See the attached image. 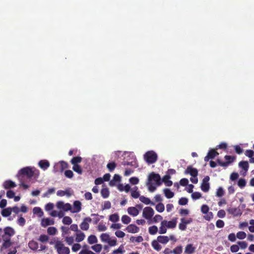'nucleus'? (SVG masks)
<instances>
[{
    "label": "nucleus",
    "instance_id": "obj_1",
    "mask_svg": "<svg viewBox=\"0 0 254 254\" xmlns=\"http://www.w3.org/2000/svg\"><path fill=\"white\" fill-rule=\"evenodd\" d=\"M39 171L35 168L26 167L20 169L18 173L17 177L21 182L26 177L28 179H31L35 175H38Z\"/></svg>",
    "mask_w": 254,
    "mask_h": 254
},
{
    "label": "nucleus",
    "instance_id": "obj_2",
    "mask_svg": "<svg viewBox=\"0 0 254 254\" xmlns=\"http://www.w3.org/2000/svg\"><path fill=\"white\" fill-rule=\"evenodd\" d=\"M54 247L58 254H69L70 253L69 248L65 247L63 242L60 241L56 242Z\"/></svg>",
    "mask_w": 254,
    "mask_h": 254
},
{
    "label": "nucleus",
    "instance_id": "obj_3",
    "mask_svg": "<svg viewBox=\"0 0 254 254\" xmlns=\"http://www.w3.org/2000/svg\"><path fill=\"white\" fill-rule=\"evenodd\" d=\"M157 154L153 151H148L144 155V159L149 164L154 163L157 160Z\"/></svg>",
    "mask_w": 254,
    "mask_h": 254
},
{
    "label": "nucleus",
    "instance_id": "obj_4",
    "mask_svg": "<svg viewBox=\"0 0 254 254\" xmlns=\"http://www.w3.org/2000/svg\"><path fill=\"white\" fill-rule=\"evenodd\" d=\"M153 181L155 182V185L159 186L162 184V180L160 176L158 174H156L154 172L151 173L148 177V182L150 184L153 183Z\"/></svg>",
    "mask_w": 254,
    "mask_h": 254
},
{
    "label": "nucleus",
    "instance_id": "obj_5",
    "mask_svg": "<svg viewBox=\"0 0 254 254\" xmlns=\"http://www.w3.org/2000/svg\"><path fill=\"white\" fill-rule=\"evenodd\" d=\"M224 158L226 160V162H222L219 159H218L217 160V162L220 166L224 167H226L230 164H231V163L234 162V161L236 159V157H235V156H230V155H225L224 157Z\"/></svg>",
    "mask_w": 254,
    "mask_h": 254
},
{
    "label": "nucleus",
    "instance_id": "obj_6",
    "mask_svg": "<svg viewBox=\"0 0 254 254\" xmlns=\"http://www.w3.org/2000/svg\"><path fill=\"white\" fill-rule=\"evenodd\" d=\"M154 214V211L151 207H145L142 212V216L147 220L150 219Z\"/></svg>",
    "mask_w": 254,
    "mask_h": 254
},
{
    "label": "nucleus",
    "instance_id": "obj_7",
    "mask_svg": "<svg viewBox=\"0 0 254 254\" xmlns=\"http://www.w3.org/2000/svg\"><path fill=\"white\" fill-rule=\"evenodd\" d=\"M181 222L179 225V228L181 230L184 231L187 228L186 225L191 223L192 222V219L191 218H181Z\"/></svg>",
    "mask_w": 254,
    "mask_h": 254
},
{
    "label": "nucleus",
    "instance_id": "obj_8",
    "mask_svg": "<svg viewBox=\"0 0 254 254\" xmlns=\"http://www.w3.org/2000/svg\"><path fill=\"white\" fill-rule=\"evenodd\" d=\"M209 177L208 176L205 177L202 180V183L201 185V189L204 192H207L209 190Z\"/></svg>",
    "mask_w": 254,
    "mask_h": 254
},
{
    "label": "nucleus",
    "instance_id": "obj_9",
    "mask_svg": "<svg viewBox=\"0 0 254 254\" xmlns=\"http://www.w3.org/2000/svg\"><path fill=\"white\" fill-rule=\"evenodd\" d=\"M229 214L232 215L234 217L239 216L242 215V211L238 207H229L227 209Z\"/></svg>",
    "mask_w": 254,
    "mask_h": 254
},
{
    "label": "nucleus",
    "instance_id": "obj_10",
    "mask_svg": "<svg viewBox=\"0 0 254 254\" xmlns=\"http://www.w3.org/2000/svg\"><path fill=\"white\" fill-rule=\"evenodd\" d=\"M57 207L60 209H63L64 211H70L71 205L67 203H64L63 201H60L57 203Z\"/></svg>",
    "mask_w": 254,
    "mask_h": 254
},
{
    "label": "nucleus",
    "instance_id": "obj_11",
    "mask_svg": "<svg viewBox=\"0 0 254 254\" xmlns=\"http://www.w3.org/2000/svg\"><path fill=\"white\" fill-rule=\"evenodd\" d=\"M91 221V218L89 217L84 218L83 221L80 225L81 229L84 231L88 230L89 228V223H90Z\"/></svg>",
    "mask_w": 254,
    "mask_h": 254
},
{
    "label": "nucleus",
    "instance_id": "obj_12",
    "mask_svg": "<svg viewBox=\"0 0 254 254\" xmlns=\"http://www.w3.org/2000/svg\"><path fill=\"white\" fill-rule=\"evenodd\" d=\"M185 174H190L192 177H196L198 175V171L191 166H189L185 171Z\"/></svg>",
    "mask_w": 254,
    "mask_h": 254
},
{
    "label": "nucleus",
    "instance_id": "obj_13",
    "mask_svg": "<svg viewBox=\"0 0 254 254\" xmlns=\"http://www.w3.org/2000/svg\"><path fill=\"white\" fill-rule=\"evenodd\" d=\"M81 210V203L79 200H75L73 202V207L71 206L70 212L72 213H78Z\"/></svg>",
    "mask_w": 254,
    "mask_h": 254
},
{
    "label": "nucleus",
    "instance_id": "obj_14",
    "mask_svg": "<svg viewBox=\"0 0 254 254\" xmlns=\"http://www.w3.org/2000/svg\"><path fill=\"white\" fill-rule=\"evenodd\" d=\"M219 153L214 149H211L209 151L207 155L204 157V161L208 162L210 159H214Z\"/></svg>",
    "mask_w": 254,
    "mask_h": 254
},
{
    "label": "nucleus",
    "instance_id": "obj_15",
    "mask_svg": "<svg viewBox=\"0 0 254 254\" xmlns=\"http://www.w3.org/2000/svg\"><path fill=\"white\" fill-rule=\"evenodd\" d=\"M126 230L130 233H136L139 232V228L134 224H130L126 227Z\"/></svg>",
    "mask_w": 254,
    "mask_h": 254
},
{
    "label": "nucleus",
    "instance_id": "obj_16",
    "mask_svg": "<svg viewBox=\"0 0 254 254\" xmlns=\"http://www.w3.org/2000/svg\"><path fill=\"white\" fill-rule=\"evenodd\" d=\"M54 220L49 218H43L41 220V225L43 227H46L48 226L54 224Z\"/></svg>",
    "mask_w": 254,
    "mask_h": 254
},
{
    "label": "nucleus",
    "instance_id": "obj_17",
    "mask_svg": "<svg viewBox=\"0 0 254 254\" xmlns=\"http://www.w3.org/2000/svg\"><path fill=\"white\" fill-rule=\"evenodd\" d=\"M127 212L128 213L132 216H136L138 215L139 214V210L135 207H129L127 208Z\"/></svg>",
    "mask_w": 254,
    "mask_h": 254
},
{
    "label": "nucleus",
    "instance_id": "obj_18",
    "mask_svg": "<svg viewBox=\"0 0 254 254\" xmlns=\"http://www.w3.org/2000/svg\"><path fill=\"white\" fill-rule=\"evenodd\" d=\"M39 167L43 170H46L50 166V163L47 160H41L38 163Z\"/></svg>",
    "mask_w": 254,
    "mask_h": 254
},
{
    "label": "nucleus",
    "instance_id": "obj_19",
    "mask_svg": "<svg viewBox=\"0 0 254 254\" xmlns=\"http://www.w3.org/2000/svg\"><path fill=\"white\" fill-rule=\"evenodd\" d=\"M16 186L14 182L11 180L5 181L3 184V187L5 189L13 188Z\"/></svg>",
    "mask_w": 254,
    "mask_h": 254
},
{
    "label": "nucleus",
    "instance_id": "obj_20",
    "mask_svg": "<svg viewBox=\"0 0 254 254\" xmlns=\"http://www.w3.org/2000/svg\"><path fill=\"white\" fill-rule=\"evenodd\" d=\"M4 235L2 236V238H4L5 235H8L9 237L13 236L15 231L14 229L10 227H6L4 229Z\"/></svg>",
    "mask_w": 254,
    "mask_h": 254
},
{
    "label": "nucleus",
    "instance_id": "obj_21",
    "mask_svg": "<svg viewBox=\"0 0 254 254\" xmlns=\"http://www.w3.org/2000/svg\"><path fill=\"white\" fill-rule=\"evenodd\" d=\"M60 166V172H63L64 169H67L68 167V165L67 162L61 161L59 162V164H57L55 166L54 169H56V167H58Z\"/></svg>",
    "mask_w": 254,
    "mask_h": 254
},
{
    "label": "nucleus",
    "instance_id": "obj_22",
    "mask_svg": "<svg viewBox=\"0 0 254 254\" xmlns=\"http://www.w3.org/2000/svg\"><path fill=\"white\" fill-rule=\"evenodd\" d=\"M121 180V177L118 174H115L113 179L110 181L109 185L110 186H114L117 182H119Z\"/></svg>",
    "mask_w": 254,
    "mask_h": 254
},
{
    "label": "nucleus",
    "instance_id": "obj_23",
    "mask_svg": "<svg viewBox=\"0 0 254 254\" xmlns=\"http://www.w3.org/2000/svg\"><path fill=\"white\" fill-rule=\"evenodd\" d=\"M171 177L169 175H165L162 179V182H163L167 187H170L173 185V182L169 180Z\"/></svg>",
    "mask_w": 254,
    "mask_h": 254
},
{
    "label": "nucleus",
    "instance_id": "obj_24",
    "mask_svg": "<svg viewBox=\"0 0 254 254\" xmlns=\"http://www.w3.org/2000/svg\"><path fill=\"white\" fill-rule=\"evenodd\" d=\"M139 200L143 203L148 205L150 204L151 205H154L155 203L151 201L150 199L143 195H141L139 197Z\"/></svg>",
    "mask_w": 254,
    "mask_h": 254
},
{
    "label": "nucleus",
    "instance_id": "obj_25",
    "mask_svg": "<svg viewBox=\"0 0 254 254\" xmlns=\"http://www.w3.org/2000/svg\"><path fill=\"white\" fill-rule=\"evenodd\" d=\"M166 220L162 221L161 223V226L159 228V233L161 234H165L167 232V227L166 226Z\"/></svg>",
    "mask_w": 254,
    "mask_h": 254
},
{
    "label": "nucleus",
    "instance_id": "obj_26",
    "mask_svg": "<svg viewBox=\"0 0 254 254\" xmlns=\"http://www.w3.org/2000/svg\"><path fill=\"white\" fill-rule=\"evenodd\" d=\"M84 238H85V235L81 231H79L76 233L75 241L76 242H80L82 241L84 239Z\"/></svg>",
    "mask_w": 254,
    "mask_h": 254
},
{
    "label": "nucleus",
    "instance_id": "obj_27",
    "mask_svg": "<svg viewBox=\"0 0 254 254\" xmlns=\"http://www.w3.org/2000/svg\"><path fill=\"white\" fill-rule=\"evenodd\" d=\"M239 166L240 167L244 169L245 172L248 171L249 167L248 162L246 161H242L240 162L239 163Z\"/></svg>",
    "mask_w": 254,
    "mask_h": 254
},
{
    "label": "nucleus",
    "instance_id": "obj_28",
    "mask_svg": "<svg viewBox=\"0 0 254 254\" xmlns=\"http://www.w3.org/2000/svg\"><path fill=\"white\" fill-rule=\"evenodd\" d=\"M163 192L167 198H171L174 196V193L168 188L164 189Z\"/></svg>",
    "mask_w": 254,
    "mask_h": 254
},
{
    "label": "nucleus",
    "instance_id": "obj_29",
    "mask_svg": "<svg viewBox=\"0 0 254 254\" xmlns=\"http://www.w3.org/2000/svg\"><path fill=\"white\" fill-rule=\"evenodd\" d=\"M157 241L162 244H166L169 241V238L168 236H159L157 237Z\"/></svg>",
    "mask_w": 254,
    "mask_h": 254
},
{
    "label": "nucleus",
    "instance_id": "obj_30",
    "mask_svg": "<svg viewBox=\"0 0 254 254\" xmlns=\"http://www.w3.org/2000/svg\"><path fill=\"white\" fill-rule=\"evenodd\" d=\"M176 224L177 220L175 219L168 222L166 221V226L168 228H174L176 227Z\"/></svg>",
    "mask_w": 254,
    "mask_h": 254
},
{
    "label": "nucleus",
    "instance_id": "obj_31",
    "mask_svg": "<svg viewBox=\"0 0 254 254\" xmlns=\"http://www.w3.org/2000/svg\"><path fill=\"white\" fill-rule=\"evenodd\" d=\"M12 212V210L11 209V207H8L5 209H3L1 211V215L5 217H8L10 215Z\"/></svg>",
    "mask_w": 254,
    "mask_h": 254
},
{
    "label": "nucleus",
    "instance_id": "obj_32",
    "mask_svg": "<svg viewBox=\"0 0 254 254\" xmlns=\"http://www.w3.org/2000/svg\"><path fill=\"white\" fill-rule=\"evenodd\" d=\"M194 252V248L191 244L188 245L185 248V253L188 254H191Z\"/></svg>",
    "mask_w": 254,
    "mask_h": 254
},
{
    "label": "nucleus",
    "instance_id": "obj_33",
    "mask_svg": "<svg viewBox=\"0 0 254 254\" xmlns=\"http://www.w3.org/2000/svg\"><path fill=\"white\" fill-rule=\"evenodd\" d=\"M29 248L32 250H36L38 248V243L34 241H31L28 243Z\"/></svg>",
    "mask_w": 254,
    "mask_h": 254
},
{
    "label": "nucleus",
    "instance_id": "obj_34",
    "mask_svg": "<svg viewBox=\"0 0 254 254\" xmlns=\"http://www.w3.org/2000/svg\"><path fill=\"white\" fill-rule=\"evenodd\" d=\"M101 194L102 196L104 198H107L109 196L110 192L108 188H103L101 190Z\"/></svg>",
    "mask_w": 254,
    "mask_h": 254
},
{
    "label": "nucleus",
    "instance_id": "obj_35",
    "mask_svg": "<svg viewBox=\"0 0 254 254\" xmlns=\"http://www.w3.org/2000/svg\"><path fill=\"white\" fill-rule=\"evenodd\" d=\"M3 238V242L2 244L3 247L4 248H9L11 245L10 238H6L5 237Z\"/></svg>",
    "mask_w": 254,
    "mask_h": 254
},
{
    "label": "nucleus",
    "instance_id": "obj_36",
    "mask_svg": "<svg viewBox=\"0 0 254 254\" xmlns=\"http://www.w3.org/2000/svg\"><path fill=\"white\" fill-rule=\"evenodd\" d=\"M82 161V158L79 156L74 157L72 158L70 161L72 165H78Z\"/></svg>",
    "mask_w": 254,
    "mask_h": 254
},
{
    "label": "nucleus",
    "instance_id": "obj_37",
    "mask_svg": "<svg viewBox=\"0 0 254 254\" xmlns=\"http://www.w3.org/2000/svg\"><path fill=\"white\" fill-rule=\"evenodd\" d=\"M122 165L124 166H133L135 167H137L136 165V161L134 159L133 161H131L130 162L126 161H124L122 162Z\"/></svg>",
    "mask_w": 254,
    "mask_h": 254
},
{
    "label": "nucleus",
    "instance_id": "obj_38",
    "mask_svg": "<svg viewBox=\"0 0 254 254\" xmlns=\"http://www.w3.org/2000/svg\"><path fill=\"white\" fill-rule=\"evenodd\" d=\"M88 242L89 244H93L97 242V239L95 235H91L88 238Z\"/></svg>",
    "mask_w": 254,
    "mask_h": 254
},
{
    "label": "nucleus",
    "instance_id": "obj_39",
    "mask_svg": "<svg viewBox=\"0 0 254 254\" xmlns=\"http://www.w3.org/2000/svg\"><path fill=\"white\" fill-rule=\"evenodd\" d=\"M130 240L132 242H138L140 243L143 241V239L142 236H138L137 237L131 236L130 238Z\"/></svg>",
    "mask_w": 254,
    "mask_h": 254
},
{
    "label": "nucleus",
    "instance_id": "obj_40",
    "mask_svg": "<svg viewBox=\"0 0 254 254\" xmlns=\"http://www.w3.org/2000/svg\"><path fill=\"white\" fill-rule=\"evenodd\" d=\"M57 232V229L55 227H50L47 229V233L50 235H55Z\"/></svg>",
    "mask_w": 254,
    "mask_h": 254
},
{
    "label": "nucleus",
    "instance_id": "obj_41",
    "mask_svg": "<svg viewBox=\"0 0 254 254\" xmlns=\"http://www.w3.org/2000/svg\"><path fill=\"white\" fill-rule=\"evenodd\" d=\"M158 241L154 240L152 242V246L156 251H159L161 249V246L158 243Z\"/></svg>",
    "mask_w": 254,
    "mask_h": 254
},
{
    "label": "nucleus",
    "instance_id": "obj_42",
    "mask_svg": "<svg viewBox=\"0 0 254 254\" xmlns=\"http://www.w3.org/2000/svg\"><path fill=\"white\" fill-rule=\"evenodd\" d=\"M63 223L65 225H70L72 222V219L69 216H64L63 217Z\"/></svg>",
    "mask_w": 254,
    "mask_h": 254
},
{
    "label": "nucleus",
    "instance_id": "obj_43",
    "mask_svg": "<svg viewBox=\"0 0 254 254\" xmlns=\"http://www.w3.org/2000/svg\"><path fill=\"white\" fill-rule=\"evenodd\" d=\"M109 219L111 221L113 222H118L119 220V216L117 213H114L110 215Z\"/></svg>",
    "mask_w": 254,
    "mask_h": 254
},
{
    "label": "nucleus",
    "instance_id": "obj_44",
    "mask_svg": "<svg viewBox=\"0 0 254 254\" xmlns=\"http://www.w3.org/2000/svg\"><path fill=\"white\" fill-rule=\"evenodd\" d=\"M122 221L125 224H128L131 221V218L127 215H124L122 217Z\"/></svg>",
    "mask_w": 254,
    "mask_h": 254
},
{
    "label": "nucleus",
    "instance_id": "obj_45",
    "mask_svg": "<svg viewBox=\"0 0 254 254\" xmlns=\"http://www.w3.org/2000/svg\"><path fill=\"white\" fill-rule=\"evenodd\" d=\"M135 189V190H133L131 192V196L134 198H137L138 197L139 198L140 194L139 192L137 191L138 188L137 187H135L134 188Z\"/></svg>",
    "mask_w": 254,
    "mask_h": 254
},
{
    "label": "nucleus",
    "instance_id": "obj_46",
    "mask_svg": "<svg viewBox=\"0 0 254 254\" xmlns=\"http://www.w3.org/2000/svg\"><path fill=\"white\" fill-rule=\"evenodd\" d=\"M117 165L115 162H111L107 165V168L110 172H112L116 168Z\"/></svg>",
    "mask_w": 254,
    "mask_h": 254
},
{
    "label": "nucleus",
    "instance_id": "obj_47",
    "mask_svg": "<svg viewBox=\"0 0 254 254\" xmlns=\"http://www.w3.org/2000/svg\"><path fill=\"white\" fill-rule=\"evenodd\" d=\"M225 194V191L222 187H219L216 191V196L218 197L223 196Z\"/></svg>",
    "mask_w": 254,
    "mask_h": 254
},
{
    "label": "nucleus",
    "instance_id": "obj_48",
    "mask_svg": "<svg viewBox=\"0 0 254 254\" xmlns=\"http://www.w3.org/2000/svg\"><path fill=\"white\" fill-rule=\"evenodd\" d=\"M158 228L157 226L154 225L151 226L148 229V231L150 234L151 235H155L158 232Z\"/></svg>",
    "mask_w": 254,
    "mask_h": 254
},
{
    "label": "nucleus",
    "instance_id": "obj_49",
    "mask_svg": "<svg viewBox=\"0 0 254 254\" xmlns=\"http://www.w3.org/2000/svg\"><path fill=\"white\" fill-rule=\"evenodd\" d=\"M110 236L107 233H103L100 236V239L102 241L108 242L109 240H110Z\"/></svg>",
    "mask_w": 254,
    "mask_h": 254
},
{
    "label": "nucleus",
    "instance_id": "obj_50",
    "mask_svg": "<svg viewBox=\"0 0 254 254\" xmlns=\"http://www.w3.org/2000/svg\"><path fill=\"white\" fill-rule=\"evenodd\" d=\"M155 184H154L153 183H151L150 184L149 183V182H148L147 183V186L148 187V190L149 191L152 192H154L156 190V187L155 186Z\"/></svg>",
    "mask_w": 254,
    "mask_h": 254
},
{
    "label": "nucleus",
    "instance_id": "obj_51",
    "mask_svg": "<svg viewBox=\"0 0 254 254\" xmlns=\"http://www.w3.org/2000/svg\"><path fill=\"white\" fill-rule=\"evenodd\" d=\"M156 210L159 212H162L164 211L165 207L162 203H159L156 205Z\"/></svg>",
    "mask_w": 254,
    "mask_h": 254
},
{
    "label": "nucleus",
    "instance_id": "obj_52",
    "mask_svg": "<svg viewBox=\"0 0 254 254\" xmlns=\"http://www.w3.org/2000/svg\"><path fill=\"white\" fill-rule=\"evenodd\" d=\"M61 229V230L62 232V235L63 237H64V236L65 235H68L70 233V232H69L70 228H69L68 227H66L65 226H62Z\"/></svg>",
    "mask_w": 254,
    "mask_h": 254
},
{
    "label": "nucleus",
    "instance_id": "obj_53",
    "mask_svg": "<svg viewBox=\"0 0 254 254\" xmlns=\"http://www.w3.org/2000/svg\"><path fill=\"white\" fill-rule=\"evenodd\" d=\"M238 186L242 189L244 188L246 185V181L244 178H240L238 182Z\"/></svg>",
    "mask_w": 254,
    "mask_h": 254
},
{
    "label": "nucleus",
    "instance_id": "obj_54",
    "mask_svg": "<svg viewBox=\"0 0 254 254\" xmlns=\"http://www.w3.org/2000/svg\"><path fill=\"white\" fill-rule=\"evenodd\" d=\"M73 170L79 174H81L82 170L79 165H73Z\"/></svg>",
    "mask_w": 254,
    "mask_h": 254
},
{
    "label": "nucleus",
    "instance_id": "obj_55",
    "mask_svg": "<svg viewBox=\"0 0 254 254\" xmlns=\"http://www.w3.org/2000/svg\"><path fill=\"white\" fill-rule=\"evenodd\" d=\"M38 240L42 243H46L49 240V237L46 235H41L39 237Z\"/></svg>",
    "mask_w": 254,
    "mask_h": 254
},
{
    "label": "nucleus",
    "instance_id": "obj_56",
    "mask_svg": "<svg viewBox=\"0 0 254 254\" xmlns=\"http://www.w3.org/2000/svg\"><path fill=\"white\" fill-rule=\"evenodd\" d=\"M33 212L34 214H38L40 216L41 215H42L43 214V212L41 208H40V207H34L33 208Z\"/></svg>",
    "mask_w": 254,
    "mask_h": 254
},
{
    "label": "nucleus",
    "instance_id": "obj_57",
    "mask_svg": "<svg viewBox=\"0 0 254 254\" xmlns=\"http://www.w3.org/2000/svg\"><path fill=\"white\" fill-rule=\"evenodd\" d=\"M102 248V245L101 244H96L91 247L93 250L98 253L101 252Z\"/></svg>",
    "mask_w": 254,
    "mask_h": 254
},
{
    "label": "nucleus",
    "instance_id": "obj_58",
    "mask_svg": "<svg viewBox=\"0 0 254 254\" xmlns=\"http://www.w3.org/2000/svg\"><path fill=\"white\" fill-rule=\"evenodd\" d=\"M163 219L162 216L159 214L156 215L152 219V222L153 223H157Z\"/></svg>",
    "mask_w": 254,
    "mask_h": 254
},
{
    "label": "nucleus",
    "instance_id": "obj_59",
    "mask_svg": "<svg viewBox=\"0 0 254 254\" xmlns=\"http://www.w3.org/2000/svg\"><path fill=\"white\" fill-rule=\"evenodd\" d=\"M236 236L239 239L242 240L246 237V234L244 232L240 231L237 233Z\"/></svg>",
    "mask_w": 254,
    "mask_h": 254
},
{
    "label": "nucleus",
    "instance_id": "obj_60",
    "mask_svg": "<svg viewBox=\"0 0 254 254\" xmlns=\"http://www.w3.org/2000/svg\"><path fill=\"white\" fill-rule=\"evenodd\" d=\"M172 252L174 254H181L182 253V247L181 246H178Z\"/></svg>",
    "mask_w": 254,
    "mask_h": 254
},
{
    "label": "nucleus",
    "instance_id": "obj_61",
    "mask_svg": "<svg viewBox=\"0 0 254 254\" xmlns=\"http://www.w3.org/2000/svg\"><path fill=\"white\" fill-rule=\"evenodd\" d=\"M188 203V199L186 197H182L179 200V204L181 205H186Z\"/></svg>",
    "mask_w": 254,
    "mask_h": 254
},
{
    "label": "nucleus",
    "instance_id": "obj_62",
    "mask_svg": "<svg viewBox=\"0 0 254 254\" xmlns=\"http://www.w3.org/2000/svg\"><path fill=\"white\" fill-rule=\"evenodd\" d=\"M99 231H105L107 230V227L103 223H100L97 227Z\"/></svg>",
    "mask_w": 254,
    "mask_h": 254
},
{
    "label": "nucleus",
    "instance_id": "obj_63",
    "mask_svg": "<svg viewBox=\"0 0 254 254\" xmlns=\"http://www.w3.org/2000/svg\"><path fill=\"white\" fill-rule=\"evenodd\" d=\"M209 207L206 204H203L201 207V211L203 214L207 213L209 211Z\"/></svg>",
    "mask_w": 254,
    "mask_h": 254
},
{
    "label": "nucleus",
    "instance_id": "obj_64",
    "mask_svg": "<svg viewBox=\"0 0 254 254\" xmlns=\"http://www.w3.org/2000/svg\"><path fill=\"white\" fill-rule=\"evenodd\" d=\"M111 207V203L109 201H106L104 202L102 206V209H108Z\"/></svg>",
    "mask_w": 254,
    "mask_h": 254
}]
</instances>
